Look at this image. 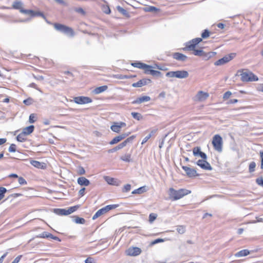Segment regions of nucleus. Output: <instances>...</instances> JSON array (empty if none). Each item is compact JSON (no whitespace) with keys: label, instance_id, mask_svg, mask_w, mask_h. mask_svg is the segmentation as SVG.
Returning <instances> with one entry per match:
<instances>
[{"label":"nucleus","instance_id":"nucleus-1","mask_svg":"<svg viewBox=\"0 0 263 263\" xmlns=\"http://www.w3.org/2000/svg\"><path fill=\"white\" fill-rule=\"evenodd\" d=\"M45 20L48 24L53 25L54 28L56 30L63 33L70 37H73L74 35V31L71 27L59 23L52 24L51 22L48 21L46 18Z\"/></svg>","mask_w":263,"mask_h":263},{"label":"nucleus","instance_id":"nucleus-2","mask_svg":"<svg viewBox=\"0 0 263 263\" xmlns=\"http://www.w3.org/2000/svg\"><path fill=\"white\" fill-rule=\"evenodd\" d=\"M191 193L190 191L186 189H180L179 190H175L173 188L169 189V197L170 198L173 200H178L185 195H188Z\"/></svg>","mask_w":263,"mask_h":263},{"label":"nucleus","instance_id":"nucleus-3","mask_svg":"<svg viewBox=\"0 0 263 263\" xmlns=\"http://www.w3.org/2000/svg\"><path fill=\"white\" fill-rule=\"evenodd\" d=\"M238 73H240L241 80L242 82H252L258 80V77L248 69L239 70Z\"/></svg>","mask_w":263,"mask_h":263},{"label":"nucleus","instance_id":"nucleus-4","mask_svg":"<svg viewBox=\"0 0 263 263\" xmlns=\"http://www.w3.org/2000/svg\"><path fill=\"white\" fill-rule=\"evenodd\" d=\"M222 139L219 135H215L212 140V144L214 149L218 152H221L222 151Z\"/></svg>","mask_w":263,"mask_h":263},{"label":"nucleus","instance_id":"nucleus-5","mask_svg":"<svg viewBox=\"0 0 263 263\" xmlns=\"http://www.w3.org/2000/svg\"><path fill=\"white\" fill-rule=\"evenodd\" d=\"M202 41V38L197 37L187 42L186 44L185 48L184 49L189 50H194L196 46Z\"/></svg>","mask_w":263,"mask_h":263},{"label":"nucleus","instance_id":"nucleus-6","mask_svg":"<svg viewBox=\"0 0 263 263\" xmlns=\"http://www.w3.org/2000/svg\"><path fill=\"white\" fill-rule=\"evenodd\" d=\"M134 136H132L128 138H127L125 141L119 144L118 146L115 147L112 149H111L109 151V152L112 153L116 151H117L120 149H122L124 147H125L128 143L132 142L133 139L135 138Z\"/></svg>","mask_w":263,"mask_h":263},{"label":"nucleus","instance_id":"nucleus-7","mask_svg":"<svg viewBox=\"0 0 263 263\" xmlns=\"http://www.w3.org/2000/svg\"><path fill=\"white\" fill-rule=\"evenodd\" d=\"M196 163L203 170L209 171L212 170V166H211L210 164L206 161V159H202L201 160H199Z\"/></svg>","mask_w":263,"mask_h":263},{"label":"nucleus","instance_id":"nucleus-8","mask_svg":"<svg viewBox=\"0 0 263 263\" xmlns=\"http://www.w3.org/2000/svg\"><path fill=\"white\" fill-rule=\"evenodd\" d=\"M74 102L78 104H84L91 103L92 102V100L87 97H77L74 98Z\"/></svg>","mask_w":263,"mask_h":263},{"label":"nucleus","instance_id":"nucleus-9","mask_svg":"<svg viewBox=\"0 0 263 263\" xmlns=\"http://www.w3.org/2000/svg\"><path fill=\"white\" fill-rule=\"evenodd\" d=\"M141 253V250L138 247H130L126 251V254L128 256H136Z\"/></svg>","mask_w":263,"mask_h":263},{"label":"nucleus","instance_id":"nucleus-10","mask_svg":"<svg viewBox=\"0 0 263 263\" xmlns=\"http://www.w3.org/2000/svg\"><path fill=\"white\" fill-rule=\"evenodd\" d=\"M209 97L207 92L199 91L194 97V100L202 102L205 100Z\"/></svg>","mask_w":263,"mask_h":263},{"label":"nucleus","instance_id":"nucleus-11","mask_svg":"<svg viewBox=\"0 0 263 263\" xmlns=\"http://www.w3.org/2000/svg\"><path fill=\"white\" fill-rule=\"evenodd\" d=\"M129 134L130 133H123L118 136L115 137L114 138L112 139L111 141L109 142V144L110 145H113L118 143L119 142H120V141L127 137L129 135Z\"/></svg>","mask_w":263,"mask_h":263},{"label":"nucleus","instance_id":"nucleus-12","mask_svg":"<svg viewBox=\"0 0 263 263\" xmlns=\"http://www.w3.org/2000/svg\"><path fill=\"white\" fill-rule=\"evenodd\" d=\"M104 179L108 184L112 185L119 186L121 183L118 179L109 176H104Z\"/></svg>","mask_w":263,"mask_h":263},{"label":"nucleus","instance_id":"nucleus-13","mask_svg":"<svg viewBox=\"0 0 263 263\" xmlns=\"http://www.w3.org/2000/svg\"><path fill=\"white\" fill-rule=\"evenodd\" d=\"M193 153L194 156H199L202 159H206L207 156L206 155L201 151V148L200 147H195L193 149Z\"/></svg>","mask_w":263,"mask_h":263},{"label":"nucleus","instance_id":"nucleus-14","mask_svg":"<svg viewBox=\"0 0 263 263\" xmlns=\"http://www.w3.org/2000/svg\"><path fill=\"white\" fill-rule=\"evenodd\" d=\"M182 168L185 171L186 175L190 177L198 176V175L197 174L196 170H195L194 168H192L185 166H183Z\"/></svg>","mask_w":263,"mask_h":263},{"label":"nucleus","instance_id":"nucleus-15","mask_svg":"<svg viewBox=\"0 0 263 263\" xmlns=\"http://www.w3.org/2000/svg\"><path fill=\"white\" fill-rule=\"evenodd\" d=\"M151 82V80L148 79H143L136 83H134L132 84V86L134 87H141L143 86L146 85Z\"/></svg>","mask_w":263,"mask_h":263},{"label":"nucleus","instance_id":"nucleus-16","mask_svg":"<svg viewBox=\"0 0 263 263\" xmlns=\"http://www.w3.org/2000/svg\"><path fill=\"white\" fill-rule=\"evenodd\" d=\"M233 57L231 55L225 56L223 58L218 60L216 62H215L214 64L216 66H220L223 65L232 59Z\"/></svg>","mask_w":263,"mask_h":263},{"label":"nucleus","instance_id":"nucleus-17","mask_svg":"<svg viewBox=\"0 0 263 263\" xmlns=\"http://www.w3.org/2000/svg\"><path fill=\"white\" fill-rule=\"evenodd\" d=\"M173 58L178 61L182 62L185 61L187 59V57L185 55L179 52L174 53L173 54Z\"/></svg>","mask_w":263,"mask_h":263},{"label":"nucleus","instance_id":"nucleus-18","mask_svg":"<svg viewBox=\"0 0 263 263\" xmlns=\"http://www.w3.org/2000/svg\"><path fill=\"white\" fill-rule=\"evenodd\" d=\"M151 100V98L149 96H142L137 98L136 100L132 102V104H141L145 102H148Z\"/></svg>","mask_w":263,"mask_h":263},{"label":"nucleus","instance_id":"nucleus-19","mask_svg":"<svg viewBox=\"0 0 263 263\" xmlns=\"http://www.w3.org/2000/svg\"><path fill=\"white\" fill-rule=\"evenodd\" d=\"M189 73L185 70H177L176 71V78L184 79L189 77Z\"/></svg>","mask_w":263,"mask_h":263},{"label":"nucleus","instance_id":"nucleus-20","mask_svg":"<svg viewBox=\"0 0 263 263\" xmlns=\"http://www.w3.org/2000/svg\"><path fill=\"white\" fill-rule=\"evenodd\" d=\"M77 182L80 185L88 186L90 184V181L84 177L78 178Z\"/></svg>","mask_w":263,"mask_h":263},{"label":"nucleus","instance_id":"nucleus-21","mask_svg":"<svg viewBox=\"0 0 263 263\" xmlns=\"http://www.w3.org/2000/svg\"><path fill=\"white\" fill-rule=\"evenodd\" d=\"M108 88L107 86L103 85L96 88L93 91L94 94L97 95L106 91Z\"/></svg>","mask_w":263,"mask_h":263},{"label":"nucleus","instance_id":"nucleus-22","mask_svg":"<svg viewBox=\"0 0 263 263\" xmlns=\"http://www.w3.org/2000/svg\"><path fill=\"white\" fill-rule=\"evenodd\" d=\"M30 164L38 168H44L45 167V163L40 162L38 161L31 160L30 161Z\"/></svg>","mask_w":263,"mask_h":263},{"label":"nucleus","instance_id":"nucleus-23","mask_svg":"<svg viewBox=\"0 0 263 263\" xmlns=\"http://www.w3.org/2000/svg\"><path fill=\"white\" fill-rule=\"evenodd\" d=\"M250 251L247 249L242 250L235 254V256L236 257H240L242 256H246L250 254Z\"/></svg>","mask_w":263,"mask_h":263},{"label":"nucleus","instance_id":"nucleus-24","mask_svg":"<svg viewBox=\"0 0 263 263\" xmlns=\"http://www.w3.org/2000/svg\"><path fill=\"white\" fill-rule=\"evenodd\" d=\"M132 65L135 67H137L142 69H143V68H144L149 67L148 65L139 62L133 63H132Z\"/></svg>","mask_w":263,"mask_h":263},{"label":"nucleus","instance_id":"nucleus-25","mask_svg":"<svg viewBox=\"0 0 263 263\" xmlns=\"http://www.w3.org/2000/svg\"><path fill=\"white\" fill-rule=\"evenodd\" d=\"M34 127L33 125H30L23 129V133L26 135H28L33 132Z\"/></svg>","mask_w":263,"mask_h":263},{"label":"nucleus","instance_id":"nucleus-26","mask_svg":"<svg viewBox=\"0 0 263 263\" xmlns=\"http://www.w3.org/2000/svg\"><path fill=\"white\" fill-rule=\"evenodd\" d=\"M107 213L104 209V208H103L100 210H99L92 217V219L95 220L98 218L101 215L104 214L105 213Z\"/></svg>","mask_w":263,"mask_h":263},{"label":"nucleus","instance_id":"nucleus-27","mask_svg":"<svg viewBox=\"0 0 263 263\" xmlns=\"http://www.w3.org/2000/svg\"><path fill=\"white\" fill-rule=\"evenodd\" d=\"M120 159L123 161L129 162L132 161L131 154L129 153H126L120 157Z\"/></svg>","mask_w":263,"mask_h":263},{"label":"nucleus","instance_id":"nucleus-28","mask_svg":"<svg viewBox=\"0 0 263 263\" xmlns=\"http://www.w3.org/2000/svg\"><path fill=\"white\" fill-rule=\"evenodd\" d=\"M117 10L119 12L121 13L123 15L126 16V17H129V14L128 12L124 9L123 8L121 7L120 6H118L117 7Z\"/></svg>","mask_w":263,"mask_h":263},{"label":"nucleus","instance_id":"nucleus-29","mask_svg":"<svg viewBox=\"0 0 263 263\" xmlns=\"http://www.w3.org/2000/svg\"><path fill=\"white\" fill-rule=\"evenodd\" d=\"M110 129L115 133H119L121 130L120 126L117 124V122H115L110 127Z\"/></svg>","mask_w":263,"mask_h":263},{"label":"nucleus","instance_id":"nucleus-30","mask_svg":"<svg viewBox=\"0 0 263 263\" xmlns=\"http://www.w3.org/2000/svg\"><path fill=\"white\" fill-rule=\"evenodd\" d=\"M78 208L77 206H71L68 209H65V215H69L77 210Z\"/></svg>","mask_w":263,"mask_h":263},{"label":"nucleus","instance_id":"nucleus-31","mask_svg":"<svg viewBox=\"0 0 263 263\" xmlns=\"http://www.w3.org/2000/svg\"><path fill=\"white\" fill-rule=\"evenodd\" d=\"M131 115L133 118H134L136 120H137L138 121L141 120L143 119V117L141 115V114L136 112H132L131 113Z\"/></svg>","mask_w":263,"mask_h":263},{"label":"nucleus","instance_id":"nucleus-32","mask_svg":"<svg viewBox=\"0 0 263 263\" xmlns=\"http://www.w3.org/2000/svg\"><path fill=\"white\" fill-rule=\"evenodd\" d=\"M73 220L76 223L84 224L85 222V220L84 218L78 216L74 217Z\"/></svg>","mask_w":263,"mask_h":263},{"label":"nucleus","instance_id":"nucleus-33","mask_svg":"<svg viewBox=\"0 0 263 263\" xmlns=\"http://www.w3.org/2000/svg\"><path fill=\"white\" fill-rule=\"evenodd\" d=\"M53 211L58 215H65L64 209H54Z\"/></svg>","mask_w":263,"mask_h":263},{"label":"nucleus","instance_id":"nucleus-34","mask_svg":"<svg viewBox=\"0 0 263 263\" xmlns=\"http://www.w3.org/2000/svg\"><path fill=\"white\" fill-rule=\"evenodd\" d=\"M177 231L179 234H183L186 231L185 227L184 226H179L177 228Z\"/></svg>","mask_w":263,"mask_h":263},{"label":"nucleus","instance_id":"nucleus-35","mask_svg":"<svg viewBox=\"0 0 263 263\" xmlns=\"http://www.w3.org/2000/svg\"><path fill=\"white\" fill-rule=\"evenodd\" d=\"M25 136L26 135L23 132H22L21 134L17 135L16 137V139L18 141L23 142L26 140V138L25 137Z\"/></svg>","mask_w":263,"mask_h":263},{"label":"nucleus","instance_id":"nucleus-36","mask_svg":"<svg viewBox=\"0 0 263 263\" xmlns=\"http://www.w3.org/2000/svg\"><path fill=\"white\" fill-rule=\"evenodd\" d=\"M118 206L119 205L118 204H110V205H106V206H105L104 208L106 212H107L111 210L116 209V208L118 207Z\"/></svg>","mask_w":263,"mask_h":263},{"label":"nucleus","instance_id":"nucleus-37","mask_svg":"<svg viewBox=\"0 0 263 263\" xmlns=\"http://www.w3.org/2000/svg\"><path fill=\"white\" fill-rule=\"evenodd\" d=\"M256 163L254 161L251 162L249 166V171L250 173H253L255 171Z\"/></svg>","mask_w":263,"mask_h":263},{"label":"nucleus","instance_id":"nucleus-38","mask_svg":"<svg viewBox=\"0 0 263 263\" xmlns=\"http://www.w3.org/2000/svg\"><path fill=\"white\" fill-rule=\"evenodd\" d=\"M22 3L20 1H15L13 3V7L16 9H20L22 8Z\"/></svg>","mask_w":263,"mask_h":263},{"label":"nucleus","instance_id":"nucleus-39","mask_svg":"<svg viewBox=\"0 0 263 263\" xmlns=\"http://www.w3.org/2000/svg\"><path fill=\"white\" fill-rule=\"evenodd\" d=\"M194 51V54L198 56H204V52L202 50L195 49L193 50Z\"/></svg>","mask_w":263,"mask_h":263},{"label":"nucleus","instance_id":"nucleus-40","mask_svg":"<svg viewBox=\"0 0 263 263\" xmlns=\"http://www.w3.org/2000/svg\"><path fill=\"white\" fill-rule=\"evenodd\" d=\"M158 215L156 213H151L149 215V221L150 223L153 222V221L157 218Z\"/></svg>","mask_w":263,"mask_h":263},{"label":"nucleus","instance_id":"nucleus-41","mask_svg":"<svg viewBox=\"0 0 263 263\" xmlns=\"http://www.w3.org/2000/svg\"><path fill=\"white\" fill-rule=\"evenodd\" d=\"M20 11L24 14H29L32 16H33L34 11L31 10H25V9H21Z\"/></svg>","mask_w":263,"mask_h":263},{"label":"nucleus","instance_id":"nucleus-42","mask_svg":"<svg viewBox=\"0 0 263 263\" xmlns=\"http://www.w3.org/2000/svg\"><path fill=\"white\" fill-rule=\"evenodd\" d=\"M144 187H139L138 189L135 190L132 192V194H141L144 192Z\"/></svg>","mask_w":263,"mask_h":263},{"label":"nucleus","instance_id":"nucleus-43","mask_svg":"<svg viewBox=\"0 0 263 263\" xmlns=\"http://www.w3.org/2000/svg\"><path fill=\"white\" fill-rule=\"evenodd\" d=\"M166 76L169 78H176V71H169L166 73Z\"/></svg>","mask_w":263,"mask_h":263},{"label":"nucleus","instance_id":"nucleus-44","mask_svg":"<svg viewBox=\"0 0 263 263\" xmlns=\"http://www.w3.org/2000/svg\"><path fill=\"white\" fill-rule=\"evenodd\" d=\"M210 36V32L208 30L205 29L201 34V37L203 39H206Z\"/></svg>","mask_w":263,"mask_h":263},{"label":"nucleus","instance_id":"nucleus-45","mask_svg":"<svg viewBox=\"0 0 263 263\" xmlns=\"http://www.w3.org/2000/svg\"><path fill=\"white\" fill-rule=\"evenodd\" d=\"M151 74L153 76L160 77L161 76V73L159 71L153 70L151 71Z\"/></svg>","mask_w":263,"mask_h":263},{"label":"nucleus","instance_id":"nucleus-46","mask_svg":"<svg viewBox=\"0 0 263 263\" xmlns=\"http://www.w3.org/2000/svg\"><path fill=\"white\" fill-rule=\"evenodd\" d=\"M41 16L42 17H43L44 20H46V17L44 15V14L41 12H39V11H34V14H33V16Z\"/></svg>","mask_w":263,"mask_h":263},{"label":"nucleus","instance_id":"nucleus-47","mask_svg":"<svg viewBox=\"0 0 263 263\" xmlns=\"http://www.w3.org/2000/svg\"><path fill=\"white\" fill-rule=\"evenodd\" d=\"M77 172L79 175H82L85 173V171L82 166H79Z\"/></svg>","mask_w":263,"mask_h":263},{"label":"nucleus","instance_id":"nucleus-48","mask_svg":"<svg viewBox=\"0 0 263 263\" xmlns=\"http://www.w3.org/2000/svg\"><path fill=\"white\" fill-rule=\"evenodd\" d=\"M131 185L129 184H127L124 186L123 189V192H127L130 190Z\"/></svg>","mask_w":263,"mask_h":263},{"label":"nucleus","instance_id":"nucleus-49","mask_svg":"<svg viewBox=\"0 0 263 263\" xmlns=\"http://www.w3.org/2000/svg\"><path fill=\"white\" fill-rule=\"evenodd\" d=\"M18 183L21 185H25V184H27V182L24 178L20 177H18Z\"/></svg>","mask_w":263,"mask_h":263},{"label":"nucleus","instance_id":"nucleus-50","mask_svg":"<svg viewBox=\"0 0 263 263\" xmlns=\"http://www.w3.org/2000/svg\"><path fill=\"white\" fill-rule=\"evenodd\" d=\"M9 152H15L16 151V145L14 144H11L9 147Z\"/></svg>","mask_w":263,"mask_h":263},{"label":"nucleus","instance_id":"nucleus-51","mask_svg":"<svg viewBox=\"0 0 263 263\" xmlns=\"http://www.w3.org/2000/svg\"><path fill=\"white\" fill-rule=\"evenodd\" d=\"M23 103L27 105H29L32 104L33 103V100L31 98H28L27 99H26L24 100Z\"/></svg>","mask_w":263,"mask_h":263},{"label":"nucleus","instance_id":"nucleus-52","mask_svg":"<svg viewBox=\"0 0 263 263\" xmlns=\"http://www.w3.org/2000/svg\"><path fill=\"white\" fill-rule=\"evenodd\" d=\"M149 67L144 68H143V70H144V72L146 74H151V71L153 70L152 69V66L151 65H148Z\"/></svg>","mask_w":263,"mask_h":263},{"label":"nucleus","instance_id":"nucleus-53","mask_svg":"<svg viewBox=\"0 0 263 263\" xmlns=\"http://www.w3.org/2000/svg\"><path fill=\"white\" fill-rule=\"evenodd\" d=\"M256 183L263 187V179H262V178H258L256 179Z\"/></svg>","mask_w":263,"mask_h":263},{"label":"nucleus","instance_id":"nucleus-54","mask_svg":"<svg viewBox=\"0 0 263 263\" xmlns=\"http://www.w3.org/2000/svg\"><path fill=\"white\" fill-rule=\"evenodd\" d=\"M231 95H232V93L231 91H228L224 93L223 96V99H224V100L228 99V98H229V97L231 96Z\"/></svg>","mask_w":263,"mask_h":263},{"label":"nucleus","instance_id":"nucleus-55","mask_svg":"<svg viewBox=\"0 0 263 263\" xmlns=\"http://www.w3.org/2000/svg\"><path fill=\"white\" fill-rule=\"evenodd\" d=\"M35 115L34 114H31L29 116V122L31 123H34L35 121Z\"/></svg>","mask_w":263,"mask_h":263},{"label":"nucleus","instance_id":"nucleus-56","mask_svg":"<svg viewBox=\"0 0 263 263\" xmlns=\"http://www.w3.org/2000/svg\"><path fill=\"white\" fill-rule=\"evenodd\" d=\"M152 137V134H148L142 140L141 144H144Z\"/></svg>","mask_w":263,"mask_h":263},{"label":"nucleus","instance_id":"nucleus-57","mask_svg":"<svg viewBox=\"0 0 263 263\" xmlns=\"http://www.w3.org/2000/svg\"><path fill=\"white\" fill-rule=\"evenodd\" d=\"M7 192L6 188L4 187H0V196L4 197V194Z\"/></svg>","mask_w":263,"mask_h":263},{"label":"nucleus","instance_id":"nucleus-58","mask_svg":"<svg viewBox=\"0 0 263 263\" xmlns=\"http://www.w3.org/2000/svg\"><path fill=\"white\" fill-rule=\"evenodd\" d=\"M103 11L106 13V14H109L110 12V8H109L108 6H104L103 7Z\"/></svg>","mask_w":263,"mask_h":263},{"label":"nucleus","instance_id":"nucleus-59","mask_svg":"<svg viewBox=\"0 0 263 263\" xmlns=\"http://www.w3.org/2000/svg\"><path fill=\"white\" fill-rule=\"evenodd\" d=\"M214 52H209L208 53H204V56H205V60L209 59L210 58H211L214 55Z\"/></svg>","mask_w":263,"mask_h":263},{"label":"nucleus","instance_id":"nucleus-60","mask_svg":"<svg viewBox=\"0 0 263 263\" xmlns=\"http://www.w3.org/2000/svg\"><path fill=\"white\" fill-rule=\"evenodd\" d=\"M75 11H76L78 13H81L82 15H84L85 12L84 10L82 8H75L74 9Z\"/></svg>","mask_w":263,"mask_h":263},{"label":"nucleus","instance_id":"nucleus-61","mask_svg":"<svg viewBox=\"0 0 263 263\" xmlns=\"http://www.w3.org/2000/svg\"><path fill=\"white\" fill-rule=\"evenodd\" d=\"M85 263H95V260L92 257H88L85 259Z\"/></svg>","mask_w":263,"mask_h":263},{"label":"nucleus","instance_id":"nucleus-62","mask_svg":"<svg viewBox=\"0 0 263 263\" xmlns=\"http://www.w3.org/2000/svg\"><path fill=\"white\" fill-rule=\"evenodd\" d=\"M163 241H164V240L163 239L158 238V239L154 240L153 241H152L151 242V244L152 245H155L156 243H159V242H163Z\"/></svg>","mask_w":263,"mask_h":263},{"label":"nucleus","instance_id":"nucleus-63","mask_svg":"<svg viewBox=\"0 0 263 263\" xmlns=\"http://www.w3.org/2000/svg\"><path fill=\"white\" fill-rule=\"evenodd\" d=\"M22 257V255H18V256H17L14 260L13 261H12V263H18L19 261H20L21 258Z\"/></svg>","mask_w":263,"mask_h":263},{"label":"nucleus","instance_id":"nucleus-64","mask_svg":"<svg viewBox=\"0 0 263 263\" xmlns=\"http://www.w3.org/2000/svg\"><path fill=\"white\" fill-rule=\"evenodd\" d=\"M260 156L261 158V168L263 169V152H260Z\"/></svg>","mask_w":263,"mask_h":263}]
</instances>
